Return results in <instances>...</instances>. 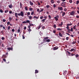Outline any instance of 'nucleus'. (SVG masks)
<instances>
[{
  "instance_id": "nucleus-1",
  "label": "nucleus",
  "mask_w": 79,
  "mask_h": 79,
  "mask_svg": "<svg viewBox=\"0 0 79 79\" xmlns=\"http://www.w3.org/2000/svg\"><path fill=\"white\" fill-rule=\"evenodd\" d=\"M18 15L19 16H22V17H24V13H23V11H22L20 12V13H15V16L17 18H18Z\"/></svg>"
},
{
  "instance_id": "nucleus-2",
  "label": "nucleus",
  "mask_w": 79,
  "mask_h": 79,
  "mask_svg": "<svg viewBox=\"0 0 79 79\" xmlns=\"http://www.w3.org/2000/svg\"><path fill=\"white\" fill-rule=\"evenodd\" d=\"M44 39L43 40V41L44 42H51V40L50 39H48V36H47L46 37H44Z\"/></svg>"
},
{
  "instance_id": "nucleus-3",
  "label": "nucleus",
  "mask_w": 79,
  "mask_h": 79,
  "mask_svg": "<svg viewBox=\"0 0 79 79\" xmlns=\"http://www.w3.org/2000/svg\"><path fill=\"white\" fill-rule=\"evenodd\" d=\"M61 6L64 8H66V3L65 2H62L61 4Z\"/></svg>"
},
{
  "instance_id": "nucleus-4",
  "label": "nucleus",
  "mask_w": 79,
  "mask_h": 79,
  "mask_svg": "<svg viewBox=\"0 0 79 79\" xmlns=\"http://www.w3.org/2000/svg\"><path fill=\"white\" fill-rule=\"evenodd\" d=\"M30 23V21L29 20H26V21H23L22 22L23 24H25L26 23Z\"/></svg>"
},
{
  "instance_id": "nucleus-5",
  "label": "nucleus",
  "mask_w": 79,
  "mask_h": 79,
  "mask_svg": "<svg viewBox=\"0 0 79 79\" xmlns=\"http://www.w3.org/2000/svg\"><path fill=\"white\" fill-rule=\"evenodd\" d=\"M70 15H71L72 16H73V15H75V11L73 10L70 13Z\"/></svg>"
},
{
  "instance_id": "nucleus-6",
  "label": "nucleus",
  "mask_w": 79,
  "mask_h": 79,
  "mask_svg": "<svg viewBox=\"0 0 79 79\" xmlns=\"http://www.w3.org/2000/svg\"><path fill=\"white\" fill-rule=\"evenodd\" d=\"M7 49L9 51H10V50H13L12 48H7Z\"/></svg>"
},
{
  "instance_id": "nucleus-7",
  "label": "nucleus",
  "mask_w": 79,
  "mask_h": 79,
  "mask_svg": "<svg viewBox=\"0 0 79 79\" xmlns=\"http://www.w3.org/2000/svg\"><path fill=\"white\" fill-rule=\"evenodd\" d=\"M41 27V24H40V25H39L37 28L36 29L39 30V29H40V28Z\"/></svg>"
},
{
  "instance_id": "nucleus-8",
  "label": "nucleus",
  "mask_w": 79,
  "mask_h": 79,
  "mask_svg": "<svg viewBox=\"0 0 79 79\" xmlns=\"http://www.w3.org/2000/svg\"><path fill=\"white\" fill-rule=\"evenodd\" d=\"M58 10H60V11H62V10H63V7H58Z\"/></svg>"
},
{
  "instance_id": "nucleus-9",
  "label": "nucleus",
  "mask_w": 79,
  "mask_h": 79,
  "mask_svg": "<svg viewBox=\"0 0 79 79\" xmlns=\"http://www.w3.org/2000/svg\"><path fill=\"white\" fill-rule=\"evenodd\" d=\"M58 49V47H55L53 48V50H57V49Z\"/></svg>"
},
{
  "instance_id": "nucleus-10",
  "label": "nucleus",
  "mask_w": 79,
  "mask_h": 79,
  "mask_svg": "<svg viewBox=\"0 0 79 79\" xmlns=\"http://www.w3.org/2000/svg\"><path fill=\"white\" fill-rule=\"evenodd\" d=\"M2 58H6V56L5 55H3L2 56Z\"/></svg>"
},
{
  "instance_id": "nucleus-11",
  "label": "nucleus",
  "mask_w": 79,
  "mask_h": 79,
  "mask_svg": "<svg viewBox=\"0 0 79 79\" xmlns=\"http://www.w3.org/2000/svg\"><path fill=\"white\" fill-rule=\"evenodd\" d=\"M30 5H31V6H32V5H33V3L31 1L30 2Z\"/></svg>"
},
{
  "instance_id": "nucleus-12",
  "label": "nucleus",
  "mask_w": 79,
  "mask_h": 79,
  "mask_svg": "<svg viewBox=\"0 0 79 79\" xmlns=\"http://www.w3.org/2000/svg\"><path fill=\"white\" fill-rule=\"evenodd\" d=\"M25 9L26 11H27V10H28V9H27V6H25Z\"/></svg>"
},
{
  "instance_id": "nucleus-13",
  "label": "nucleus",
  "mask_w": 79,
  "mask_h": 79,
  "mask_svg": "<svg viewBox=\"0 0 79 79\" xmlns=\"http://www.w3.org/2000/svg\"><path fill=\"white\" fill-rule=\"evenodd\" d=\"M46 7L47 8V9H48L49 8H50V6L48 5H47L46 6Z\"/></svg>"
},
{
  "instance_id": "nucleus-14",
  "label": "nucleus",
  "mask_w": 79,
  "mask_h": 79,
  "mask_svg": "<svg viewBox=\"0 0 79 79\" xmlns=\"http://www.w3.org/2000/svg\"><path fill=\"white\" fill-rule=\"evenodd\" d=\"M72 25V23L67 24V26H71Z\"/></svg>"
},
{
  "instance_id": "nucleus-15",
  "label": "nucleus",
  "mask_w": 79,
  "mask_h": 79,
  "mask_svg": "<svg viewBox=\"0 0 79 79\" xmlns=\"http://www.w3.org/2000/svg\"><path fill=\"white\" fill-rule=\"evenodd\" d=\"M46 20L45 19H43L41 21V22H45V20Z\"/></svg>"
},
{
  "instance_id": "nucleus-16",
  "label": "nucleus",
  "mask_w": 79,
  "mask_h": 79,
  "mask_svg": "<svg viewBox=\"0 0 79 79\" xmlns=\"http://www.w3.org/2000/svg\"><path fill=\"white\" fill-rule=\"evenodd\" d=\"M54 18L55 19L56 21H58V18L56 17H55Z\"/></svg>"
},
{
  "instance_id": "nucleus-17",
  "label": "nucleus",
  "mask_w": 79,
  "mask_h": 79,
  "mask_svg": "<svg viewBox=\"0 0 79 79\" xmlns=\"http://www.w3.org/2000/svg\"><path fill=\"white\" fill-rule=\"evenodd\" d=\"M59 36H60V37H62V34H61V33H59Z\"/></svg>"
},
{
  "instance_id": "nucleus-18",
  "label": "nucleus",
  "mask_w": 79,
  "mask_h": 79,
  "mask_svg": "<svg viewBox=\"0 0 79 79\" xmlns=\"http://www.w3.org/2000/svg\"><path fill=\"white\" fill-rule=\"evenodd\" d=\"M20 8H22V5L23 4H22V3H20Z\"/></svg>"
},
{
  "instance_id": "nucleus-19",
  "label": "nucleus",
  "mask_w": 79,
  "mask_h": 79,
  "mask_svg": "<svg viewBox=\"0 0 79 79\" xmlns=\"http://www.w3.org/2000/svg\"><path fill=\"white\" fill-rule=\"evenodd\" d=\"M44 11V9H41L40 11L39 12V13H41L42 11Z\"/></svg>"
},
{
  "instance_id": "nucleus-20",
  "label": "nucleus",
  "mask_w": 79,
  "mask_h": 79,
  "mask_svg": "<svg viewBox=\"0 0 79 79\" xmlns=\"http://www.w3.org/2000/svg\"><path fill=\"white\" fill-rule=\"evenodd\" d=\"M22 37H23V39H25V37H24V34H23L22 35Z\"/></svg>"
},
{
  "instance_id": "nucleus-21",
  "label": "nucleus",
  "mask_w": 79,
  "mask_h": 79,
  "mask_svg": "<svg viewBox=\"0 0 79 79\" xmlns=\"http://www.w3.org/2000/svg\"><path fill=\"white\" fill-rule=\"evenodd\" d=\"M44 18L45 19H47V16H44Z\"/></svg>"
},
{
  "instance_id": "nucleus-22",
  "label": "nucleus",
  "mask_w": 79,
  "mask_h": 79,
  "mask_svg": "<svg viewBox=\"0 0 79 79\" xmlns=\"http://www.w3.org/2000/svg\"><path fill=\"white\" fill-rule=\"evenodd\" d=\"M66 15V13H65V12H63V14H62V16H64Z\"/></svg>"
},
{
  "instance_id": "nucleus-23",
  "label": "nucleus",
  "mask_w": 79,
  "mask_h": 79,
  "mask_svg": "<svg viewBox=\"0 0 79 79\" xmlns=\"http://www.w3.org/2000/svg\"><path fill=\"white\" fill-rule=\"evenodd\" d=\"M30 11H32L33 9L32 8H30L29 9Z\"/></svg>"
},
{
  "instance_id": "nucleus-24",
  "label": "nucleus",
  "mask_w": 79,
  "mask_h": 79,
  "mask_svg": "<svg viewBox=\"0 0 79 79\" xmlns=\"http://www.w3.org/2000/svg\"><path fill=\"white\" fill-rule=\"evenodd\" d=\"M57 30H58V31H61V30H62V29H61L60 28H58L57 29Z\"/></svg>"
},
{
  "instance_id": "nucleus-25",
  "label": "nucleus",
  "mask_w": 79,
  "mask_h": 79,
  "mask_svg": "<svg viewBox=\"0 0 79 79\" xmlns=\"http://www.w3.org/2000/svg\"><path fill=\"white\" fill-rule=\"evenodd\" d=\"M29 24H30V26H34V24H32V23L30 24V23H29Z\"/></svg>"
},
{
  "instance_id": "nucleus-26",
  "label": "nucleus",
  "mask_w": 79,
  "mask_h": 79,
  "mask_svg": "<svg viewBox=\"0 0 79 79\" xmlns=\"http://www.w3.org/2000/svg\"><path fill=\"white\" fill-rule=\"evenodd\" d=\"M8 6L10 8H12V5H9Z\"/></svg>"
},
{
  "instance_id": "nucleus-27",
  "label": "nucleus",
  "mask_w": 79,
  "mask_h": 79,
  "mask_svg": "<svg viewBox=\"0 0 79 79\" xmlns=\"http://www.w3.org/2000/svg\"><path fill=\"white\" fill-rule=\"evenodd\" d=\"M35 73H38V70H35Z\"/></svg>"
},
{
  "instance_id": "nucleus-28",
  "label": "nucleus",
  "mask_w": 79,
  "mask_h": 79,
  "mask_svg": "<svg viewBox=\"0 0 79 79\" xmlns=\"http://www.w3.org/2000/svg\"><path fill=\"white\" fill-rule=\"evenodd\" d=\"M67 31V32L68 33H70V31H71V30L70 29H69Z\"/></svg>"
},
{
  "instance_id": "nucleus-29",
  "label": "nucleus",
  "mask_w": 79,
  "mask_h": 79,
  "mask_svg": "<svg viewBox=\"0 0 79 79\" xmlns=\"http://www.w3.org/2000/svg\"><path fill=\"white\" fill-rule=\"evenodd\" d=\"M0 12H1V13H3V10H2V9H0Z\"/></svg>"
},
{
  "instance_id": "nucleus-30",
  "label": "nucleus",
  "mask_w": 79,
  "mask_h": 79,
  "mask_svg": "<svg viewBox=\"0 0 79 79\" xmlns=\"http://www.w3.org/2000/svg\"><path fill=\"white\" fill-rule=\"evenodd\" d=\"M51 2L52 3H54V1H53V0H51Z\"/></svg>"
},
{
  "instance_id": "nucleus-31",
  "label": "nucleus",
  "mask_w": 79,
  "mask_h": 79,
  "mask_svg": "<svg viewBox=\"0 0 79 79\" xmlns=\"http://www.w3.org/2000/svg\"><path fill=\"white\" fill-rule=\"evenodd\" d=\"M28 31H29V32H31L32 31V30L31 29V28H29L28 29Z\"/></svg>"
},
{
  "instance_id": "nucleus-32",
  "label": "nucleus",
  "mask_w": 79,
  "mask_h": 79,
  "mask_svg": "<svg viewBox=\"0 0 79 79\" xmlns=\"http://www.w3.org/2000/svg\"><path fill=\"white\" fill-rule=\"evenodd\" d=\"M34 11H31V15H34Z\"/></svg>"
},
{
  "instance_id": "nucleus-33",
  "label": "nucleus",
  "mask_w": 79,
  "mask_h": 79,
  "mask_svg": "<svg viewBox=\"0 0 79 79\" xmlns=\"http://www.w3.org/2000/svg\"><path fill=\"white\" fill-rule=\"evenodd\" d=\"M8 10H6L5 11V13H8Z\"/></svg>"
},
{
  "instance_id": "nucleus-34",
  "label": "nucleus",
  "mask_w": 79,
  "mask_h": 79,
  "mask_svg": "<svg viewBox=\"0 0 79 79\" xmlns=\"http://www.w3.org/2000/svg\"><path fill=\"white\" fill-rule=\"evenodd\" d=\"M29 19H32V16H29Z\"/></svg>"
},
{
  "instance_id": "nucleus-35",
  "label": "nucleus",
  "mask_w": 79,
  "mask_h": 79,
  "mask_svg": "<svg viewBox=\"0 0 79 79\" xmlns=\"http://www.w3.org/2000/svg\"><path fill=\"white\" fill-rule=\"evenodd\" d=\"M71 31L72 32H73V27L71 28Z\"/></svg>"
},
{
  "instance_id": "nucleus-36",
  "label": "nucleus",
  "mask_w": 79,
  "mask_h": 79,
  "mask_svg": "<svg viewBox=\"0 0 79 79\" xmlns=\"http://www.w3.org/2000/svg\"><path fill=\"white\" fill-rule=\"evenodd\" d=\"M9 19L10 21H11V20H12V18H11V17H9Z\"/></svg>"
},
{
  "instance_id": "nucleus-37",
  "label": "nucleus",
  "mask_w": 79,
  "mask_h": 79,
  "mask_svg": "<svg viewBox=\"0 0 79 79\" xmlns=\"http://www.w3.org/2000/svg\"><path fill=\"white\" fill-rule=\"evenodd\" d=\"M1 39H2V40H4V39H5V37H2L1 38Z\"/></svg>"
},
{
  "instance_id": "nucleus-38",
  "label": "nucleus",
  "mask_w": 79,
  "mask_h": 79,
  "mask_svg": "<svg viewBox=\"0 0 79 79\" xmlns=\"http://www.w3.org/2000/svg\"><path fill=\"white\" fill-rule=\"evenodd\" d=\"M30 12H28L27 13V15H28L29 16V15H30Z\"/></svg>"
},
{
  "instance_id": "nucleus-39",
  "label": "nucleus",
  "mask_w": 79,
  "mask_h": 79,
  "mask_svg": "<svg viewBox=\"0 0 79 79\" xmlns=\"http://www.w3.org/2000/svg\"><path fill=\"white\" fill-rule=\"evenodd\" d=\"M74 48H72L71 50L70 51L71 52H73V51H74Z\"/></svg>"
},
{
  "instance_id": "nucleus-40",
  "label": "nucleus",
  "mask_w": 79,
  "mask_h": 79,
  "mask_svg": "<svg viewBox=\"0 0 79 79\" xmlns=\"http://www.w3.org/2000/svg\"><path fill=\"white\" fill-rule=\"evenodd\" d=\"M66 28L68 30H69V27L68 26H67V27H66Z\"/></svg>"
},
{
  "instance_id": "nucleus-41",
  "label": "nucleus",
  "mask_w": 79,
  "mask_h": 79,
  "mask_svg": "<svg viewBox=\"0 0 79 79\" xmlns=\"http://www.w3.org/2000/svg\"><path fill=\"white\" fill-rule=\"evenodd\" d=\"M69 2H70V3H72V2H73V1H72V0H69Z\"/></svg>"
},
{
  "instance_id": "nucleus-42",
  "label": "nucleus",
  "mask_w": 79,
  "mask_h": 79,
  "mask_svg": "<svg viewBox=\"0 0 79 79\" xmlns=\"http://www.w3.org/2000/svg\"><path fill=\"white\" fill-rule=\"evenodd\" d=\"M79 56V55L78 54H77L76 55V58H77V57H78Z\"/></svg>"
},
{
  "instance_id": "nucleus-43",
  "label": "nucleus",
  "mask_w": 79,
  "mask_h": 79,
  "mask_svg": "<svg viewBox=\"0 0 79 79\" xmlns=\"http://www.w3.org/2000/svg\"><path fill=\"white\" fill-rule=\"evenodd\" d=\"M10 22H7V25H9V24H10Z\"/></svg>"
},
{
  "instance_id": "nucleus-44",
  "label": "nucleus",
  "mask_w": 79,
  "mask_h": 79,
  "mask_svg": "<svg viewBox=\"0 0 79 79\" xmlns=\"http://www.w3.org/2000/svg\"><path fill=\"white\" fill-rule=\"evenodd\" d=\"M35 19H39V18L36 16H35Z\"/></svg>"
},
{
  "instance_id": "nucleus-45",
  "label": "nucleus",
  "mask_w": 79,
  "mask_h": 79,
  "mask_svg": "<svg viewBox=\"0 0 79 79\" xmlns=\"http://www.w3.org/2000/svg\"><path fill=\"white\" fill-rule=\"evenodd\" d=\"M64 11H67V9L66 8H64Z\"/></svg>"
},
{
  "instance_id": "nucleus-46",
  "label": "nucleus",
  "mask_w": 79,
  "mask_h": 79,
  "mask_svg": "<svg viewBox=\"0 0 79 79\" xmlns=\"http://www.w3.org/2000/svg\"><path fill=\"white\" fill-rule=\"evenodd\" d=\"M6 21V20L5 19H3V22H4V23H5V22Z\"/></svg>"
},
{
  "instance_id": "nucleus-47",
  "label": "nucleus",
  "mask_w": 79,
  "mask_h": 79,
  "mask_svg": "<svg viewBox=\"0 0 79 79\" xmlns=\"http://www.w3.org/2000/svg\"><path fill=\"white\" fill-rule=\"evenodd\" d=\"M73 29H74V30H75V29H76V27L75 26H74L73 27Z\"/></svg>"
},
{
  "instance_id": "nucleus-48",
  "label": "nucleus",
  "mask_w": 79,
  "mask_h": 79,
  "mask_svg": "<svg viewBox=\"0 0 79 79\" xmlns=\"http://www.w3.org/2000/svg\"><path fill=\"white\" fill-rule=\"evenodd\" d=\"M48 17L49 19H51V18H51V16L50 15H48Z\"/></svg>"
},
{
  "instance_id": "nucleus-49",
  "label": "nucleus",
  "mask_w": 79,
  "mask_h": 79,
  "mask_svg": "<svg viewBox=\"0 0 79 79\" xmlns=\"http://www.w3.org/2000/svg\"><path fill=\"white\" fill-rule=\"evenodd\" d=\"M79 1H77V2H76V4H79Z\"/></svg>"
},
{
  "instance_id": "nucleus-50",
  "label": "nucleus",
  "mask_w": 79,
  "mask_h": 79,
  "mask_svg": "<svg viewBox=\"0 0 79 79\" xmlns=\"http://www.w3.org/2000/svg\"><path fill=\"white\" fill-rule=\"evenodd\" d=\"M1 32L2 34V35H3V31H1Z\"/></svg>"
},
{
  "instance_id": "nucleus-51",
  "label": "nucleus",
  "mask_w": 79,
  "mask_h": 79,
  "mask_svg": "<svg viewBox=\"0 0 79 79\" xmlns=\"http://www.w3.org/2000/svg\"><path fill=\"white\" fill-rule=\"evenodd\" d=\"M43 16H42L41 17H40V19H43Z\"/></svg>"
},
{
  "instance_id": "nucleus-52",
  "label": "nucleus",
  "mask_w": 79,
  "mask_h": 79,
  "mask_svg": "<svg viewBox=\"0 0 79 79\" xmlns=\"http://www.w3.org/2000/svg\"><path fill=\"white\" fill-rule=\"evenodd\" d=\"M69 39V37H67L66 38V40H68Z\"/></svg>"
},
{
  "instance_id": "nucleus-53",
  "label": "nucleus",
  "mask_w": 79,
  "mask_h": 79,
  "mask_svg": "<svg viewBox=\"0 0 79 79\" xmlns=\"http://www.w3.org/2000/svg\"><path fill=\"white\" fill-rule=\"evenodd\" d=\"M8 30H10V26H9L8 27Z\"/></svg>"
},
{
  "instance_id": "nucleus-54",
  "label": "nucleus",
  "mask_w": 79,
  "mask_h": 79,
  "mask_svg": "<svg viewBox=\"0 0 79 79\" xmlns=\"http://www.w3.org/2000/svg\"><path fill=\"white\" fill-rule=\"evenodd\" d=\"M20 32V29H19L18 30V32Z\"/></svg>"
},
{
  "instance_id": "nucleus-55",
  "label": "nucleus",
  "mask_w": 79,
  "mask_h": 79,
  "mask_svg": "<svg viewBox=\"0 0 79 79\" xmlns=\"http://www.w3.org/2000/svg\"><path fill=\"white\" fill-rule=\"evenodd\" d=\"M56 5H55V4H54L53 5V7L54 8H55V7H56Z\"/></svg>"
},
{
  "instance_id": "nucleus-56",
  "label": "nucleus",
  "mask_w": 79,
  "mask_h": 79,
  "mask_svg": "<svg viewBox=\"0 0 79 79\" xmlns=\"http://www.w3.org/2000/svg\"><path fill=\"white\" fill-rule=\"evenodd\" d=\"M59 26H62V25L60 23H59Z\"/></svg>"
},
{
  "instance_id": "nucleus-57",
  "label": "nucleus",
  "mask_w": 79,
  "mask_h": 79,
  "mask_svg": "<svg viewBox=\"0 0 79 79\" xmlns=\"http://www.w3.org/2000/svg\"><path fill=\"white\" fill-rule=\"evenodd\" d=\"M56 25L54 24V28H56Z\"/></svg>"
},
{
  "instance_id": "nucleus-58",
  "label": "nucleus",
  "mask_w": 79,
  "mask_h": 79,
  "mask_svg": "<svg viewBox=\"0 0 79 79\" xmlns=\"http://www.w3.org/2000/svg\"><path fill=\"white\" fill-rule=\"evenodd\" d=\"M53 33H56V30H53Z\"/></svg>"
},
{
  "instance_id": "nucleus-59",
  "label": "nucleus",
  "mask_w": 79,
  "mask_h": 79,
  "mask_svg": "<svg viewBox=\"0 0 79 79\" xmlns=\"http://www.w3.org/2000/svg\"><path fill=\"white\" fill-rule=\"evenodd\" d=\"M60 1H57V3H60Z\"/></svg>"
},
{
  "instance_id": "nucleus-60",
  "label": "nucleus",
  "mask_w": 79,
  "mask_h": 79,
  "mask_svg": "<svg viewBox=\"0 0 79 79\" xmlns=\"http://www.w3.org/2000/svg\"><path fill=\"white\" fill-rule=\"evenodd\" d=\"M3 60L4 61L6 62V59H3Z\"/></svg>"
},
{
  "instance_id": "nucleus-61",
  "label": "nucleus",
  "mask_w": 79,
  "mask_h": 79,
  "mask_svg": "<svg viewBox=\"0 0 79 79\" xmlns=\"http://www.w3.org/2000/svg\"><path fill=\"white\" fill-rule=\"evenodd\" d=\"M10 14H11L12 13V11H9Z\"/></svg>"
},
{
  "instance_id": "nucleus-62",
  "label": "nucleus",
  "mask_w": 79,
  "mask_h": 79,
  "mask_svg": "<svg viewBox=\"0 0 79 79\" xmlns=\"http://www.w3.org/2000/svg\"><path fill=\"white\" fill-rule=\"evenodd\" d=\"M76 18H77L78 19V18H79V16H78V15H77L76 16Z\"/></svg>"
},
{
  "instance_id": "nucleus-63",
  "label": "nucleus",
  "mask_w": 79,
  "mask_h": 79,
  "mask_svg": "<svg viewBox=\"0 0 79 79\" xmlns=\"http://www.w3.org/2000/svg\"><path fill=\"white\" fill-rule=\"evenodd\" d=\"M26 28H27L26 27H24V30H26Z\"/></svg>"
},
{
  "instance_id": "nucleus-64",
  "label": "nucleus",
  "mask_w": 79,
  "mask_h": 79,
  "mask_svg": "<svg viewBox=\"0 0 79 79\" xmlns=\"http://www.w3.org/2000/svg\"><path fill=\"white\" fill-rule=\"evenodd\" d=\"M28 28H29V29H31V27H30V25L28 26Z\"/></svg>"
}]
</instances>
